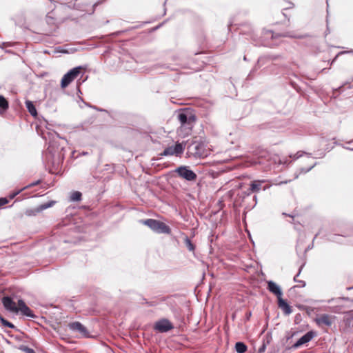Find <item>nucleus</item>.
<instances>
[{
    "instance_id": "obj_1",
    "label": "nucleus",
    "mask_w": 353,
    "mask_h": 353,
    "mask_svg": "<svg viewBox=\"0 0 353 353\" xmlns=\"http://www.w3.org/2000/svg\"><path fill=\"white\" fill-rule=\"evenodd\" d=\"M64 148L60 147L55 140H50L47 150L43 153V158L49 172L57 173L64 159Z\"/></svg>"
},
{
    "instance_id": "obj_2",
    "label": "nucleus",
    "mask_w": 353,
    "mask_h": 353,
    "mask_svg": "<svg viewBox=\"0 0 353 353\" xmlns=\"http://www.w3.org/2000/svg\"><path fill=\"white\" fill-rule=\"evenodd\" d=\"M177 118L181 123V129L184 130L185 134H188L196 121L195 115L190 112L183 111L178 114Z\"/></svg>"
},
{
    "instance_id": "obj_3",
    "label": "nucleus",
    "mask_w": 353,
    "mask_h": 353,
    "mask_svg": "<svg viewBox=\"0 0 353 353\" xmlns=\"http://www.w3.org/2000/svg\"><path fill=\"white\" fill-rule=\"evenodd\" d=\"M140 222L143 225H147L152 230L158 234H169L171 233L170 228L167 224L161 221L153 219H148L145 220H141Z\"/></svg>"
},
{
    "instance_id": "obj_4",
    "label": "nucleus",
    "mask_w": 353,
    "mask_h": 353,
    "mask_svg": "<svg viewBox=\"0 0 353 353\" xmlns=\"http://www.w3.org/2000/svg\"><path fill=\"white\" fill-rule=\"evenodd\" d=\"M188 152L196 158L203 159L208 156L209 151L203 142H194L188 147Z\"/></svg>"
},
{
    "instance_id": "obj_5",
    "label": "nucleus",
    "mask_w": 353,
    "mask_h": 353,
    "mask_svg": "<svg viewBox=\"0 0 353 353\" xmlns=\"http://www.w3.org/2000/svg\"><path fill=\"white\" fill-rule=\"evenodd\" d=\"M174 172L179 177L188 181H194L197 179V174L186 165H181L176 168Z\"/></svg>"
},
{
    "instance_id": "obj_6",
    "label": "nucleus",
    "mask_w": 353,
    "mask_h": 353,
    "mask_svg": "<svg viewBox=\"0 0 353 353\" xmlns=\"http://www.w3.org/2000/svg\"><path fill=\"white\" fill-rule=\"evenodd\" d=\"M81 70L82 67L78 66L71 69L64 74L61 81V88H66L75 78L77 77Z\"/></svg>"
},
{
    "instance_id": "obj_7",
    "label": "nucleus",
    "mask_w": 353,
    "mask_h": 353,
    "mask_svg": "<svg viewBox=\"0 0 353 353\" xmlns=\"http://www.w3.org/2000/svg\"><path fill=\"white\" fill-rule=\"evenodd\" d=\"M174 328L172 323L167 319H161L157 321L154 329L161 333H165Z\"/></svg>"
},
{
    "instance_id": "obj_8",
    "label": "nucleus",
    "mask_w": 353,
    "mask_h": 353,
    "mask_svg": "<svg viewBox=\"0 0 353 353\" xmlns=\"http://www.w3.org/2000/svg\"><path fill=\"white\" fill-rule=\"evenodd\" d=\"M317 333L316 331L310 330L305 333L303 336H301L295 343H294L291 349H297L303 345H305L310 342L312 339L316 337Z\"/></svg>"
},
{
    "instance_id": "obj_9",
    "label": "nucleus",
    "mask_w": 353,
    "mask_h": 353,
    "mask_svg": "<svg viewBox=\"0 0 353 353\" xmlns=\"http://www.w3.org/2000/svg\"><path fill=\"white\" fill-rule=\"evenodd\" d=\"M54 203V201H50L47 203L41 204L35 208L27 209L25 212V214L28 216H36L43 210L52 207Z\"/></svg>"
},
{
    "instance_id": "obj_10",
    "label": "nucleus",
    "mask_w": 353,
    "mask_h": 353,
    "mask_svg": "<svg viewBox=\"0 0 353 353\" xmlns=\"http://www.w3.org/2000/svg\"><path fill=\"white\" fill-rule=\"evenodd\" d=\"M19 312H20L21 314L26 316L27 317H36L32 310L26 304V303L22 299L18 300L17 313Z\"/></svg>"
},
{
    "instance_id": "obj_11",
    "label": "nucleus",
    "mask_w": 353,
    "mask_h": 353,
    "mask_svg": "<svg viewBox=\"0 0 353 353\" xmlns=\"http://www.w3.org/2000/svg\"><path fill=\"white\" fill-rule=\"evenodd\" d=\"M1 301L4 308L7 311L17 314L18 304L17 305L12 297L9 296H3Z\"/></svg>"
},
{
    "instance_id": "obj_12",
    "label": "nucleus",
    "mask_w": 353,
    "mask_h": 353,
    "mask_svg": "<svg viewBox=\"0 0 353 353\" xmlns=\"http://www.w3.org/2000/svg\"><path fill=\"white\" fill-rule=\"evenodd\" d=\"M68 327L70 330L78 332L84 336H88V332L86 327L80 322L75 321L70 323L68 325Z\"/></svg>"
},
{
    "instance_id": "obj_13",
    "label": "nucleus",
    "mask_w": 353,
    "mask_h": 353,
    "mask_svg": "<svg viewBox=\"0 0 353 353\" xmlns=\"http://www.w3.org/2000/svg\"><path fill=\"white\" fill-rule=\"evenodd\" d=\"M268 290L274 294L275 296H276L277 299L282 296V291L279 285H277L276 283H274L272 281H268Z\"/></svg>"
},
{
    "instance_id": "obj_14",
    "label": "nucleus",
    "mask_w": 353,
    "mask_h": 353,
    "mask_svg": "<svg viewBox=\"0 0 353 353\" xmlns=\"http://www.w3.org/2000/svg\"><path fill=\"white\" fill-rule=\"evenodd\" d=\"M270 34L272 39H276L279 37H290V38H296V39H303L305 37L304 35L301 34H294L290 32H287L283 34L280 33H274V32L269 30L268 31Z\"/></svg>"
},
{
    "instance_id": "obj_15",
    "label": "nucleus",
    "mask_w": 353,
    "mask_h": 353,
    "mask_svg": "<svg viewBox=\"0 0 353 353\" xmlns=\"http://www.w3.org/2000/svg\"><path fill=\"white\" fill-rule=\"evenodd\" d=\"M278 307L282 310L285 315H289L292 312V307L285 300L282 299V296L278 299Z\"/></svg>"
},
{
    "instance_id": "obj_16",
    "label": "nucleus",
    "mask_w": 353,
    "mask_h": 353,
    "mask_svg": "<svg viewBox=\"0 0 353 353\" xmlns=\"http://www.w3.org/2000/svg\"><path fill=\"white\" fill-rule=\"evenodd\" d=\"M315 322L319 326H321V325L331 326V325L332 324V321L330 319V316L326 314H323L319 317L316 318Z\"/></svg>"
},
{
    "instance_id": "obj_17",
    "label": "nucleus",
    "mask_w": 353,
    "mask_h": 353,
    "mask_svg": "<svg viewBox=\"0 0 353 353\" xmlns=\"http://www.w3.org/2000/svg\"><path fill=\"white\" fill-rule=\"evenodd\" d=\"M26 106L32 116L35 117L37 115L36 108L31 101L27 100L26 101Z\"/></svg>"
},
{
    "instance_id": "obj_18",
    "label": "nucleus",
    "mask_w": 353,
    "mask_h": 353,
    "mask_svg": "<svg viewBox=\"0 0 353 353\" xmlns=\"http://www.w3.org/2000/svg\"><path fill=\"white\" fill-rule=\"evenodd\" d=\"M247 349V345L243 342L239 341L235 344V350L237 353H245Z\"/></svg>"
},
{
    "instance_id": "obj_19",
    "label": "nucleus",
    "mask_w": 353,
    "mask_h": 353,
    "mask_svg": "<svg viewBox=\"0 0 353 353\" xmlns=\"http://www.w3.org/2000/svg\"><path fill=\"white\" fill-rule=\"evenodd\" d=\"M8 108V101L2 95H0V112H4Z\"/></svg>"
},
{
    "instance_id": "obj_20",
    "label": "nucleus",
    "mask_w": 353,
    "mask_h": 353,
    "mask_svg": "<svg viewBox=\"0 0 353 353\" xmlns=\"http://www.w3.org/2000/svg\"><path fill=\"white\" fill-rule=\"evenodd\" d=\"M172 147L174 154L176 156H180L183 152L184 147L182 143H177L174 146Z\"/></svg>"
},
{
    "instance_id": "obj_21",
    "label": "nucleus",
    "mask_w": 353,
    "mask_h": 353,
    "mask_svg": "<svg viewBox=\"0 0 353 353\" xmlns=\"http://www.w3.org/2000/svg\"><path fill=\"white\" fill-rule=\"evenodd\" d=\"M82 194L79 191H74L71 193L70 200L71 201H79L81 200Z\"/></svg>"
},
{
    "instance_id": "obj_22",
    "label": "nucleus",
    "mask_w": 353,
    "mask_h": 353,
    "mask_svg": "<svg viewBox=\"0 0 353 353\" xmlns=\"http://www.w3.org/2000/svg\"><path fill=\"white\" fill-rule=\"evenodd\" d=\"M261 183L260 181H253L251 184H250V190L252 191V192H258L261 190Z\"/></svg>"
},
{
    "instance_id": "obj_23",
    "label": "nucleus",
    "mask_w": 353,
    "mask_h": 353,
    "mask_svg": "<svg viewBox=\"0 0 353 353\" xmlns=\"http://www.w3.org/2000/svg\"><path fill=\"white\" fill-rule=\"evenodd\" d=\"M184 243L189 251L193 252L195 250V245L188 236L185 238Z\"/></svg>"
},
{
    "instance_id": "obj_24",
    "label": "nucleus",
    "mask_w": 353,
    "mask_h": 353,
    "mask_svg": "<svg viewBox=\"0 0 353 353\" xmlns=\"http://www.w3.org/2000/svg\"><path fill=\"white\" fill-rule=\"evenodd\" d=\"M0 322L5 327H8L9 328H14L15 327L14 325L11 322L8 321V320H6L4 317H3L1 315H0Z\"/></svg>"
},
{
    "instance_id": "obj_25",
    "label": "nucleus",
    "mask_w": 353,
    "mask_h": 353,
    "mask_svg": "<svg viewBox=\"0 0 353 353\" xmlns=\"http://www.w3.org/2000/svg\"><path fill=\"white\" fill-rule=\"evenodd\" d=\"M174 151H173V147H168L165 148L163 152L161 153V155L163 156H169V155H174Z\"/></svg>"
},
{
    "instance_id": "obj_26",
    "label": "nucleus",
    "mask_w": 353,
    "mask_h": 353,
    "mask_svg": "<svg viewBox=\"0 0 353 353\" xmlns=\"http://www.w3.org/2000/svg\"><path fill=\"white\" fill-rule=\"evenodd\" d=\"M304 265H305V263H303L300 266L299 270V272H298V273H297V274L294 277V281L295 282H299V283H302V285H303V286H305V281H298V279H297L296 277H297V276H299V274H301V270H302V269H303V268Z\"/></svg>"
},
{
    "instance_id": "obj_27",
    "label": "nucleus",
    "mask_w": 353,
    "mask_h": 353,
    "mask_svg": "<svg viewBox=\"0 0 353 353\" xmlns=\"http://www.w3.org/2000/svg\"><path fill=\"white\" fill-rule=\"evenodd\" d=\"M304 265H305V263H303L300 266L299 270V272H298V273H297V274L294 277V281L295 282H299V283H302V285H303V286H305V281H298V279H297L296 277H297V276H299V274H301V270H302V269H303V268Z\"/></svg>"
},
{
    "instance_id": "obj_28",
    "label": "nucleus",
    "mask_w": 353,
    "mask_h": 353,
    "mask_svg": "<svg viewBox=\"0 0 353 353\" xmlns=\"http://www.w3.org/2000/svg\"><path fill=\"white\" fill-rule=\"evenodd\" d=\"M20 350L23 351L26 353H35L34 350L28 346L21 345L20 347Z\"/></svg>"
},
{
    "instance_id": "obj_29",
    "label": "nucleus",
    "mask_w": 353,
    "mask_h": 353,
    "mask_svg": "<svg viewBox=\"0 0 353 353\" xmlns=\"http://www.w3.org/2000/svg\"><path fill=\"white\" fill-rule=\"evenodd\" d=\"M303 152L299 151L295 154L290 155L289 157V158L292 159L293 160H296V159H299V157H301L303 155Z\"/></svg>"
},
{
    "instance_id": "obj_30",
    "label": "nucleus",
    "mask_w": 353,
    "mask_h": 353,
    "mask_svg": "<svg viewBox=\"0 0 353 353\" xmlns=\"http://www.w3.org/2000/svg\"><path fill=\"white\" fill-rule=\"evenodd\" d=\"M291 161H292L289 160L287 157L283 158V159H279V164L288 165L290 163H291Z\"/></svg>"
},
{
    "instance_id": "obj_31",
    "label": "nucleus",
    "mask_w": 353,
    "mask_h": 353,
    "mask_svg": "<svg viewBox=\"0 0 353 353\" xmlns=\"http://www.w3.org/2000/svg\"><path fill=\"white\" fill-rule=\"evenodd\" d=\"M8 203V200L6 198H0V207L7 204Z\"/></svg>"
},
{
    "instance_id": "obj_32",
    "label": "nucleus",
    "mask_w": 353,
    "mask_h": 353,
    "mask_svg": "<svg viewBox=\"0 0 353 353\" xmlns=\"http://www.w3.org/2000/svg\"><path fill=\"white\" fill-rule=\"evenodd\" d=\"M266 349V345L263 343V345L259 348L258 353H263Z\"/></svg>"
},
{
    "instance_id": "obj_33",
    "label": "nucleus",
    "mask_w": 353,
    "mask_h": 353,
    "mask_svg": "<svg viewBox=\"0 0 353 353\" xmlns=\"http://www.w3.org/2000/svg\"><path fill=\"white\" fill-rule=\"evenodd\" d=\"M314 165H312L310 166V168L305 169V168H301V172L300 173H307V172H309L310 170H311L313 168H314Z\"/></svg>"
},
{
    "instance_id": "obj_34",
    "label": "nucleus",
    "mask_w": 353,
    "mask_h": 353,
    "mask_svg": "<svg viewBox=\"0 0 353 353\" xmlns=\"http://www.w3.org/2000/svg\"><path fill=\"white\" fill-rule=\"evenodd\" d=\"M39 183H40V181H39H39H35V182H34V183H30V184L28 185L26 187H24L23 188L26 189V188H28L34 187V186H35V185H38Z\"/></svg>"
},
{
    "instance_id": "obj_35",
    "label": "nucleus",
    "mask_w": 353,
    "mask_h": 353,
    "mask_svg": "<svg viewBox=\"0 0 353 353\" xmlns=\"http://www.w3.org/2000/svg\"><path fill=\"white\" fill-rule=\"evenodd\" d=\"M25 190V188H21L19 190H18L17 192L10 194V199H14L19 193H20L22 190Z\"/></svg>"
},
{
    "instance_id": "obj_36",
    "label": "nucleus",
    "mask_w": 353,
    "mask_h": 353,
    "mask_svg": "<svg viewBox=\"0 0 353 353\" xmlns=\"http://www.w3.org/2000/svg\"><path fill=\"white\" fill-rule=\"evenodd\" d=\"M53 135H55L56 137H58V138H59V139H62V138L59 136V134L57 132H52V133H51V132H49V133H48L49 139H50V136H53Z\"/></svg>"
},
{
    "instance_id": "obj_37",
    "label": "nucleus",
    "mask_w": 353,
    "mask_h": 353,
    "mask_svg": "<svg viewBox=\"0 0 353 353\" xmlns=\"http://www.w3.org/2000/svg\"><path fill=\"white\" fill-rule=\"evenodd\" d=\"M252 316V312H248L245 314V319L246 320H249L250 316Z\"/></svg>"
},
{
    "instance_id": "obj_38",
    "label": "nucleus",
    "mask_w": 353,
    "mask_h": 353,
    "mask_svg": "<svg viewBox=\"0 0 353 353\" xmlns=\"http://www.w3.org/2000/svg\"><path fill=\"white\" fill-rule=\"evenodd\" d=\"M146 304L148 305L149 306H154V305H156V303L155 302H146Z\"/></svg>"
},
{
    "instance_id": "obj_39",
    "label": "nucleus",
    "mask_w": 353,
    "mask_h": 353,
    "mask_svg": "<svg viewBox=\"0 0 353 353\" xmlns=\"http://www.w3.org/2000/svg\"><path fill=\"white\" fill-rule=\"evenodd\" d=\"M121 33V32L118 31V32H116L113 33V34H114V35H115V36H118V35H119Z\"/></svg>"
},
{
    "instance_id": "obj_40",
    "label": "nucleus",
    "mask_w": 353,
    "mask_h": 353,
    "mask_svg": "<svg viewBox=\"0 0 353 353\" xmlns=\"http://www.w3.org/2000/svg\"><path fill=\"white\" fill-rule=\"evenodd\" d=\"M294 334H292L290 336H288V337L287 338V340H289L290 339H291V338L294 336Z\"/></svg>"
},
{
    "instance_id": "obj_41",
    "label": "nucleus",
    "mask_w": 353,
    "mask_h": 353,
    "mask_svg": "<svg viewBox=\"0 0 353 353\" xmlns=\"http://www.w3.org/2000/svg\"><path fill=\"white\" fill-rule=\"evenodd\" d=\"M253 199L255 201V204H256V196H253Z\"/></svg>"
},
{
    "instance_id": "obj_42",
    "label": "nucleus",
    "mask_w": 353,
    "mask_h": 353,
    "mask_svg": "<svg viewBox=\"0 0 353 353\" xmlns=\"http://www.w3.org/2000/svg\"><path fill=\"white\" fill-rule=\"evenodd\" d=\"M310 248H311V246L307 247V248L305 249V252H307Z\"/></svg>"
},
{
    "instance_id": "obj_43",
    "label": "nucleus",
    "mask_w": 353,
    "mask_h": 353,
    "mask_svg": "<svg viewBox=\"0 0 353 353\" xmlns=\"http://www.w3.org/2000/svg\"><path fill=\"white\" fill-rule=\"evenodd\" d=\"M1 45L6 46V45H7V43L3 42Z\"/></svg>"
},
{
    "instance_id": "obj_44",
    "label": "nucleus",
    "mask_w": 353,
    "mask_h": 353,
    "mask_svg": "<svg viewBox=\"0 0 353 353\" xmlns=\"http://www.w3.org/2000/svg\"><path fill=\"white\" fill-rule=\"evenodd\" d=\"M251 74H252V72H250V73L248 74V78H250V77H251Z\"/></svg>"
},
{
    "instance_id": "obj_45",
    "label": "nucleus",
    "mask_w": 353,
    "mask_h": 353,
    "mask_svg": "<svg viewBox=\"0 0 353 353\" xmlns=\"http://www.w3.org/2000/svg\"><path fill=\"white\" fill-rule=\"evenodd\" d=\"M99 111H103V109H97Z\"/></svg>"
},
{
    "instance_id": "obj_46",
    "label": "nucleus",
    "mask_w": 353,
    "mask_h": 353,
    "mask_svg": "<svg viewBox=\"0 0 353 353\" xmlns=\"http://www.w3.org/2000/svg\"><path fill=\"white\" fill-rule=\"evenodd\" d=\"M83 155L87 154V152H83Z\"/></svg>"
},
{
    "instance_id": "obj_47",
    "label": "nucleus",
    "mask_w": 353,
    "mask_h": 353,
    "mask_svg": "<svg viewBox=\"0 0 353 353\" xmlns=\"http://www.w3.org/2000/svg\"><path fill=\"white\" fill-rule=\"evenodd\" d=\"M283 214L285 215V216H288V214H287L285 213H283Z\"/></svg>"
},
{
    "instance_id": "obj_48",
    "label": "nucleus",
    "mask_w": 353,
    "mask_h": 353,
    "mask_svg": "<svg viewBox=\"0 0 353 353\" xmlns=\"http://www.w3.org/2000/svg\"><path fill=\"white\" fill-rule=\"evenodd\" d=\"M350 52H352L353 53V50H351Z\"/></svg>"
}]
</instances>
